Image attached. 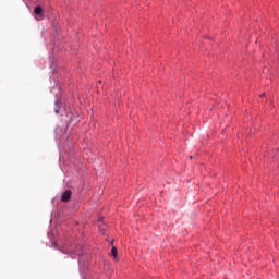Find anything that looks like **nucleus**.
Masks as SVG:
<instances>
[{
	"label": "nucleus",
	"instance_id": "3",
	"mask_svg": "<svg viewBox=\"0 0 279 279\" xmlns=\"http://www.w3.org/2000/svg\"><path fill=\"white\" fill-rule=\"evenodd\" d=\"M111 256H113V258H117V256H118V251H117V247H116V246H113V247L111 248Z\"/></svg>",
	"mask_w": 279,
	"mask_h": 279
},
{
	"label": "nucleus",
	"instance_id": "6",
	"mask_svg": "<svg viewBox=\"0 0 279 279\" xmlns=\"http://www.w3.org/2000/svg\"><path fill=\"white\" fill-rule=\"evenodd\" d=\"M114 243V241H111V245Z\"/></svg>",
	"mask_w": 279,
	"mask_h": 279
},
{
	"label": "nucleus",
	"instance_id": "2",
	"mask_svg": "<svg viewBox=\"0 0 279 279\" xmlns=\"http://www.w3.org/2000/svg\"><path fill=\"white\" fill-rule=\"evenodd\" d=\"M36 16H43V7L38 5L34 9Z\"/></svg>",
	"mask_w": 279,
	"mask_h": 279
},
{
	"label": "nucleus",
	"instance_id": "1",
	"mask_svg": "<svg viewBox=\"0 0 279 279\" xmlns=\"http://www.w3.org/2000/svg\"><path fill=\"white\" fill-rule=\"evenodd\" d=\"M71 195H73V192H71V190H66L65 192H63L61 195V202H70Z\"/></svg>",
	"mask_w": 279,
	"mask_h": 279
},
{
	"label": "nucleus",
	"instance_id": "5",
	"mask_svg": "<svg viewBox=\"0 0 279 279\" xmlns=\"http://www.w3.org/2000/svg\"><path fill=\"white\" fill-rule=\"evenodd\" d=\"M260 97H265V94H262Z\"/></svg>",
	"mask_w": 279,
	"mask_h": 279
},
{
	"label": "nucleus",
	"instance_id": "4",
	"mask_svg": "<svg viewBox=\"0 0 279 279\" xmlns=\"http://www.w3.org/2000/svg\"><path fill=\"white\" fill-rule=\"evenodd\" d=\"M99 230H100V232H104V229H101V227H99Z\"/></svg>",
	"mask_w": 279,
	"mask_h": 279
}]
</instances>
